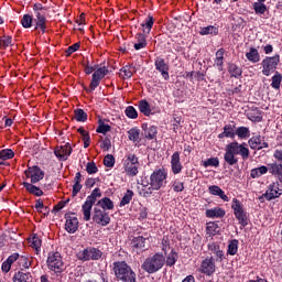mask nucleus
<instances>
[{
    "label": "nucleus",
    "instance_id": "nucleus-29",
    "mask_svg": "<svg viewBox=\"0 0 282 282\" xmlns=\"http://www.w3.org/2000/svg\"><path fill=\"white\" fill-rule=\"evenodd\" d=\"M24 188L28 191V193H31V195H35V197L43 196V189H40L37 186L33 185L32 183H23Z\"/></svg>",
    "mask_w": 282,
    "mask_h": 282
},
{
    "label": "nucleus",
    "instance_id": "nucleus-44",
    "mask_svg": "<svg viewBox=\"0 0 282 282\" xmlns=\"http://www.w3.org/2000/svg\"><path fill=\"white\" fill-rule=\"evenodd\" d=\"M77 259L79 261H91V251L90 248L84 249L77 253Z\"/></svg>",
    "mask_w": 282,
    "mask_h": 282
},
{
    "label": "nucleus",
    "instance_id": "nucleus-33",
    "mask_svg": "<svg viewBox=\"0 0 282 282\" xmlns=\"http://www.w3.org/2000/svg\"><path fill=\"white\" fill-rule=\"evenodd\" d=\"M98 205L102 208L101 210H113V202L109 197H104L98 200Z\"/></svg>",
    "mask_w": 282,
    "mask_h": 282
},
{
    "label": "nucleus",
    "instance_id": "nucleus-3",
    "mask_svg": "<svg viewBox=\"0 0 282 282\" xmlns=\"http://www.w3.org/2000/svg\"><path fill=\"white\" fill-rule=\"evenodd\" d=\"M113 272L118 281L135 282V272L124 261L113 262Z\"/></svg>",
    "mask_w": 282,
    "mask_h": 282
},
{
    "label": "nucleus",
    "instance_id": "nucleus-8",
    "mask_svg": "<svg viewBox=\"0 0 282 282\" xmlns=\"http://www.w3.org/2000/svg\"><path fill=\"white\" fill-rule=\"evenodd\" d=\"M280 62H281V58L279 55H274L272 57H265L261 62L263 76H270L271 74H274V72L276 70V67H279Z\"/></svg>",
    "mask_w": 282,
    "mask_h": 282
},
{
    "label": "nucleus",
    "instance_id": "nucleus-38",
    "mask_svg": "<svg viewBox=\"0 0 282 282\" xmlns=\"http://www.w3.org/2000/svg\"><path fill=\"white\" fill-rule=\"evenodd\" d=\"M137 41L138 43L134 44V50H144V47H147V36H144V34H137Z\"/></svg>",
    "mask_w": 282,
    "mask_h": 282
},
{
    "label": "nucleus",
    "instance_id": "nucleus-45",
    "mask_svg": "<svg viewBox=\"0 0 282 282\" xmlns=\"http://www.w3.org/2000/svg\"><path fill=\"white\" fill-rule=\"evenodd\" d=\"M228 72L234 78H239V76L242 74L241 68L236 64H229Z\"/></svg>",
    "mask_w": 282,
    "mask_h": 282
},
{
    "label": "nucleus",
    "instance_id": "nucleus-53",
    "mask_svg": "<svg viewBox=\"0 0 282 282\" xmlns=\"http://www.w3.org/2000/svg\"><path fill=\"white\" fill-rule=\"evenodd\" d=\"M14 158V151L12 149H4L0 151V160H12Z\"/></svg>",
    "mask_w": 282,
    "mask_h": 282
},
{
    "label": "nucleus",
    "instance_id": "nucleus-52",
    "mask_svg": "<svg viewBox=\"0 0 282 282\" xmlns=\"http://www.w3.org/2000/svg\"><path fill=\"white\" fill-rule=\"evenodd\" d=\"M12 45V36L4 35L0 37V50H6Z\"/></svg>",
    "mask_w": 282,
    "mask_h": 282
},
{
    "label": "nucleus",
    "instance_id": "nucleus-50",
    "mask_svg": "<svg viewBox=\"0 0 282 282\" xmlns=\"http://www.w3.org/2000/svg\"><path fill=\"white\" fill-rule=\"evenodd\" d=\"M131 199H133V191L128 189L121 198L120 206H127V204H131Z\"/></svg>",
    "mask_w": 282,
    "mask_h": 282
},
{
    "label": "nucleus",
    "instance_id": "nucleus-51",
    "mask_svg": "<svg viewBox=\"0 0 282 282\" xmlns=\"http://www.w3.org/2000/svg\"><path fill=\"white\" fill-rule=\"evenodd\" d=\"M75 120H77V122H87V112L83 109H76Z\"/></svg>",
    "mask_w": 282,
    "mask_h": 282
},
{
    "label": "nucleus",
    "instance_id": "nucleus-18",
    "mask_svg": "<svg viewBox=\"0 0 282 282\" xmlns=\"http://www.w3.org/2000/svg\"><path fill=\"white\" fill-rule=\"evenodd\" d=\"M248 144L253 151H261V149H268L269 147L261 135L250 138Z\"/></svg>",
    "mask_w": 282,
    "mask_h": 282
},
{
    "label": "nucleus",
    "instance_id": "nucleus-16",
    "mask_svg": "<svg viewBox=\"0 0 282 282\" xmlns=\"http://www.w3.org/2000/svg\"><path fill=\"white\" fill-rule=\"evenodd\" d=\"M216 271L215 258L209 257L202 261L199 272L206 274V276H213V273Z\"/></svg>",
    "mask_w": 282,
    "mask_h": 282
},
{
    "label": "nucleus",
    "instance_id": "nucleus-39",
    "mask_svg": "<svg viewBox=\"0 0 282 282\" xmlns=\"http://www.w3.org/2000/svg\"><path fill=\"white\" fill-rule=\"evenodd\" d=\"M219 232V225H217V223H208L207 224V227H206V234L209 236V237H215L216 234Z\"/></svg>",
    "mask_w": 282,
    "mask_h": 282
},
{
    "label": "nucleus",
    "instance_id": "nucleus-60",
    "mask_svg": "<svg viewBox=\"0 0 282 282\" xmlns=\"http://www.w3.org/2000/svg\"><path fill=\"white\" fill-rule=\"evenodd\" d=\"M78 50H80V43H75L68 46L66 50V56H72V54H74V52H78Z\"/></svg>",
    "mask_w": 282,
    "mask_h": 282
},
{
    "label": "nucleus",
    "instance_id": "nucleus-30",
    "mask_svg": "<svg viewBox=\"0 0 282 282\" xmlns=\"http://www.w3.org/2000/svg\"><path fill=\"white\" fill-rule=\"evenodd\" d=\"M226 51L224 48H219L216 52V58H215V66L218 68L219 72H224V54Z\"/></svg>",
    "mask_w": 282,
    "mask_h": 282
},
{
    "label": "nucleus",
    "instance_id": "nucleus-21",
    "mask_svg": "<svg viewBox=\"0 0 282 282\" xmlns=\"http://www.w3.org/2000/svg\"><path fill=\"white\" fill-rule=\"evenodd\" d=\"M54 153L57 159L65 161L68 156L72 155V145L66 143L65 145L57 147Z\"/></svg>",
    "mask_w": 282,
    "mask_h": 282
},
{
    "label": "nucleus",
    "instance_id": "nucleus-40",
    "mask_svg": "<svg viewBox=\"0 0 282 282\" xmlns=\"http://www.w3.org/2000/svg\"><path fill=\"white\" fill-rule=\"evenodd\" d=\"M177 259H178V256L175 252V249H172L165 260V263H166V265H169V268H173V265H175V263H177Z\"/></svg>",
    "mask_w": 282,
    "mask_h": 282
},
{
    "label": "nucleus",
    "instance_id": "nucleus-32",
    "mask_svg": "<svg viewBox=\"0 0 282 282\" xmlns=\"http://www.w3.org/2000/svg\"><path fill=\"white\" fill-rule=\"evenodd\" d=\"M153 23H155L153 15H148V18L144 20V23L141 24L143 28V34H151Z\"/></svg>",
    "mask_w": 282,
    "mask_h": 282
},
{
    "label": "nucleus",
    "instance_id": "nucleus-62",
    "mask_svg": "<svg viewBox=\"0 0 282 282\" xmlns=\"http://www.w3.org/2000/svg\"><path fill=\"white\" fill-rule=\"evenodd\" d=\"M31 247L39 250L41 248V238L33 236L30 240Z\"/></svg>",
    "mask_w": 282,
    "mask_h": 282
},
{
    "label": "nucleus",
    "instance_id": "nucleus-10",
    "mask_svg": "<svg viewBox=\"0 0 282 282\" xmlns=\"http://www.w3.org/2000/svg\"><path fill=\"white\" fill-rule=\"evenodd\" d=\"M282 195V180L275 181L268 186V189L264 193V198L268 202L279 198Z\"/></svg>",
    "mask_w": 282,
    "mask_h": 282
},
{
    "label": "nucleus",
    "instance_id": "nucleus-47",
    "mask_svg": "<svg viewBox=\"0 0 282 282\" xmlns=\"http://www.w3.org/2000/svg\"><path fill=\"white\" fill-rule=\"evenodd\" d=\"M271 80V87L273 89H281L282 75L279 72L275 73V76H273Z\"/></svg>",
    "mask_w": 282,
    "mask_h": 282
},
{
    "label": "nucleus",
    "instance_id": "nucleus-63",
    "mask_svg": "<svg viewBox=\"0 0 282 282\" xmlns=\"http://www.w3.org/2000/svg\"><path fill=\"white\" fill-rule=\"evenodd\" d=\"M173 191L175 193H182V191H184V183H182L180 181H175L173 184Z\"/></svg>",
    "mask_w": 282,
    "mask_h": 282
},
{
    "label": "nucleus",
    "instance_id": "nucleus-54",
    "mask_svg": "<svg viewBox=\"0 0 282 282\" xmlns=\"http://www.w3.org/2000/svg\"><path fill=\"white\" fill-rule=\"evenodd\" d=\"M124 113L127 118H130L131 120H135L138 118V110L133 106H128L124 110Z\"/></svg>",
    "mask_w": 282,
    "mask_h": 282
},
{
    "label": "nucleus",
    "instance_id": "nucleus-23",
    "mask_svg": "<svg viewBox=\"0 0 282 282\" xmlns=\"http://www.w3.org/2000/svg\"><path fill=\"white\" fill-rule=\"evenodd\" d=\"M236 129L237 126L234 122L225 124L224 131L218 134L219 140H223V138H235Z\"/></svg>",
    "mask_w": 282,
    "mask_h": 282
},
{
    "label": "nucleus",
    "instance_id": "nucleus-27",
    "mask_svg": "<svg viewBox=\"0 0 282 282\" xmlns=\"http://www.w3.org/2000/svg\"><path fill=\"white\" fill-rule=\"evenodd\" d=\"M268 171L271 175H275L279 180H282V164L281 163H271L268 165Z\"/></svg>",
    "mask_w": 282,
    "mask_h": 282
},
{
    "label": "nucleus",
    "instance_id": "nucleus-19",
    "mask_svg": "<svg viewBox=\"0 0 282 282\" xmlns=\"http://www.w3.org/2000/svg\"><path fill=\"white\" fill-rule=\"evenodd\" d=\"M65 219V230L68 231L69 235H74V232L78 230V218L72 214H66Z\"/></svg>",
    "mask_w": 282,
    "mask_h": 282
},
{
    "label": "nucleus",
    "instance_id": "nucleus-5",
    "mask_svg": "<svg viewBox=\"0 0 282 282\" xmlns=\"http://www.w3.org/2000/svg\"><path fill=\"white\" fill-rule=\"evenodd\" d=\"M100 197H102V193L98 187L95 188L89 196H87L85 203L82 206L84 221H89L91 219V208H94V204H96Z\"/></svg>",
    "mask_w": 282,
    "mask_h": 282
},
{
    "label": "nucleus",
    "instance_id": "nucleus-6",
    "mask_svg": "<svg viewBox=\"0 0 282 282\" xmlns=\"http://www.w3.org/2000/svg\"><path fill=\"white\" fill-rule=\"evenodd\" d=\"M46 263L48 270L56 274H61V272L65 270V263L63 262V257H61L59 252H50Z\"/></svg>",
    "mask_w": 282,
    "mask_h": 282
},
{
    "label": "nucleus",
    "instance_id": "nucleus-64",
    "mask_svg": "<svg viewBox=\"0 0 282 282\" xmlns=\"http://www.w3.org/2000/svg\"><path fill=\"white\" fill-rule=\"evenodd\" d=\"M82 189H83V185L80 183H75L73 185V192H72L73 197H76L80 193Z\"/></svg>",
    "mask_w": 282,
    "mask_h": 282
},
{
    "label": "nucleus",
    "instance_id": "nucleus-14",
    "mask_svg": "<svg viewBox=\"0 0 282 282\" xmlns=\"http://www.w3.org/2000/svg\"><path fill=\"white\" fill-rule=\"evenodd\" d=\"M24 175L31 180V184H36L37 182H41L43 177H45V173L36 165H33L24 171Z\"/></svg>",
    "mask_w": 282,
    "mask_h": 282
},
{
    "label": "nucleus",
    "instance_id": "nucleus-13",
    "mask_svg": "<svg viewBox=\"0 0 282 282\" xmlns=\"http://www.w3.org/2000/svg\"><path fill=\"white\" fill-rule=\"evenodd\" d=\"M93 221L99 226H109V224H111V217H109L107 212L95 208L93 214Z\"/></svg>",
    "mask_w": 282,
    "mask_h": 282
},
{
    "label": "nucleus",
    "instance_id": "nucleus-49",
    "mask_svg": "<svg viewBox=\"0 0 282 282\" xmlns=\"http://www.w3.org/2000/svg\"><path fill=\"white\" fill-rule=\"evenodd\" d=\"M19 265L21 268H24V270L30 269V267L32 265V258H28L25 256H21L19 258Z\"/></svg>",
    "mask_w": 282,
    "mask_h": 282
},
{
    "label": "nucleus",
    "instance_id": "nucleus-31",
    "mask_svg": "<svg viewBox=\"0 0 282 282\" xmlns=\"http://www.w3.org/2000/svg\"><path fill=\"white\" fill-rule=\"evenodd\" d=\"M265 173H268V166L262 165L260 167L252 169L250 177H252V180H257L258 177H261V175H265Z\"/></svg>",
    "mask_w": 282,
    "mask_h": 282
},
{
    "label": "nucleus",
    "instance_id": "nucleus-59",
    "mask_svg": "<svg viewBox=\"0 0 282 282\" xmlns=\"http://www.w3.org/2000/svg\"><path fill=\"white\" fill-rule=\"evenodd\" d=\"M86 171L88 175H94L95 173H98V167L96 166V163L89 162L86 165Z\"/></svg>",
    "mask_w": 282,
    "mask_h": 282
},
{
    "label": "nucleus",
    "instance_id": "nucleus-36",
    "mask_svg": "<svg viewBox=\"0 0 282 282\" xmlns=\"http://www.w3.org/2000/svg\"><path fill=\"white\" fill-rule=\"evenodd\" d=\"M238 251H239V240L234 239L228 245L227 254H230V257H235V254H237Z\"/></svg>",
    "mask_w": 282,
    "mask_h": 282
},
{
    "label": "nucleus",
    "instance_id": "nucleus-15",
    "mask_svg": "<svg viewBox=\"0 0 282 282\" xmlns=\"http://www.w3.org/2000/svg\"><path fill=\"white\" fill-rule=\"evenodd\" d=\"M147 241H149V237L137 236L131 240L132 250L140 254L141 252H147L149 250V246H147Z\"/></svg>",
    "mask_w": 282,
    "mask_h": 282
},
{
    "label": "nucleus",
    "instance_id": "nucleus-17",
    "mask_svg": "<svg viewBox=\"0 0 282 282\" xmlns=\"http://www.w3.org/2000/svg\"><path fill=\"white\" fill-rule=\"evenodd\" d=\"M208 253L214 258V261H224L226 259V256L224 254V250H221V247H219L216 242H210L207 246Z\"/></svg>",
    "mask_w": 282,
    "mask_h": 282
},
{
    "label": "nucleus",
    "instance_id": "nucleus-25",
    "mask_svg": "<svg viewBox=\"0 0 282 282\" xmlns=\"http://www.w3.org/2000/svg\"><path fill=\"white\" fill-rule=\"evenodd\" d=\"M206 217H208L209 219H219L221 217H225L226 215V210H224L220 207H215L212 209H207L205 212Z\"/></svg>",
    "mask_w": 282,
    "mask_h": 282
},
{
    "label": "nucleus",
    "instance_id": "nucleus-26",
    "mask_svg": "<svg viewBox=\"0 0 282 282\" xmlns=\"http://www.w3.org/2000/svg\"><path fill=\"white\" fill-rule=\"evenodd\" d=\"M208 191H209L210 195H216L217 197H220V199H223V202H228V196L226 195L224 189H221L219 186L212 185L208 187Z\"/></svg>",
    "mask_w": 282,
    "mask_h": 282
},
{
    "label": "nucleus",
    "instance_id": "nucleus-37",
    "mask_svg": "<svg viewBox=\"0 0 282 282\" xmlns=\"http://www.w3.org/2000/svg\"><path fill=\"white\" fill-rule=\"evenodd\" d=\"M248 118L251 120V122H261V120H263V117H261V110L258 108H254L248 112Z\"/></svg>",
    "mask_w": 282,
    "mask_h": 282
},
{
    "label": "nucleus",
    "instance_id": "nucleus-20",
    "mask_svg": "<svg viewBox=\"0 0 282 282\" xmlns=\"http://www.w3.org/2000/svg\"><path fill=\"white\" fill-rule=\"evenodd\" d=\"M155 69L160 72L161 76L164 78V80H169V64L164 61V58L158 57L154 62Z\"/></svg>",
    "mask_w": 282,
    "mask_h": 282
},
{
    "label": "nucleus",
    "instance_id": "nucleus-41",
    "mask_svg": "<svg viewBox=\"0 0 282 282\" xmlns=\"http://www.w3.org/2000/svg\"><path fill=\"white\" fill-rule=\"evenodd\" d=\"M253 10H254L256 14H265V12H268V7L265 6V1L254 2Z\"/></svg>",
    "mask_w": 282,
    "mask_h": 282
},
{
    "label": "nucleus",
    "instance_id": "nucleus-46",
    "mask_svg": "<svg viewBox=\"0 0 282 282\" xmlns=\"http://www.w3.org/2000/svg\"><path fill=\"white\" fill-rule=\"evenodd\" d=\"M128 138L131 142H139L140 140V130L138 128H132L128 131Z\"/></svg>",
    "mask_w": 282,
    "mask_h": 282
},
{
    "label": "nucleus",
    "instance_id": "nucleus-61",
    "mask_svg": "<svg viewBox=\"0 0 282 282\" xmlns=\"http://www.w3.org/2000/svg\"><path fill=\"white\" fill-rule=\"evenodd\" d=\"M215 32H217V29L213 25L205 26V28L200 29V34L203 36L206 34H215Z\"/></svg>",
    "mask_w": 282,
    "mask_h": 282
},
{
    "label": "nucleus",
    "instance_id": "nucleus-11",
    "mask_svg": "<svg viewBox=\"0 0 282 282\" xmlns=\"http://www.w3.org/2000/svg\"><path fill=\"white\" fill-rule=\"evenodd\" d=\"M231 208H232L235 217H236V219H238L239 224H241V226H248V216L246 215V212L243 210V206L237 198L232 199Z\"/></svg>",
    "mask_w": 282,
    "mask_h": 282
},
{
    "label": "nucleus",
    "instance_id": "nucleus-4",
    "mask_svg": "<svg viewBox=\"0 0 282 282\" xmlns=\"http://www.w3.org/2000/svg\"><path fill=\"white\" fill-rule=\"evenodd\" d=\"M33 12V23L35 25V30H41V32L45 34V30H47V8L43 7L41 3H37L34 4Z\"/></svg>",
    "mask_w": 282,
    "mask_h": 282
},
{
    "label": "nucleus",
    "instance_id": "nucleus-55",
    "mask_svg": "<svg viewBox=\"0 0 282 282\" xmlns=\"http://www.w3.org/2000/svg\"><path fill=\"white\" fill-rule=\"evenodd\" d=\"M104 164L107 166V169H113V165L116 164V159L111 154H107L104 158Z\"/></svg>",
    "mask_w": 282,
    "mask_h": 282
},
{
    "label": "nucleus",
    "instance_id": "nucleus-56",
    "mask_svg": "<svg viewBox=\"0 0 282 282\" xmlns=\"http://www.w3.org/2000/svg\"><path fill=\"white\" fill-rule=\"evenodd\" d=\"M109 131H111V126L100 121L97 128V133H102L105 135V133H109Z\"/></svg>",
    "mask_w": 282,
    "mask_h": 282
},
{
    "label": "nucleus",
    "instance_id": "nucleus-22",
    "mask_svg": "<svg viewBox=\"0 0 282 282\" xmlns=\"http://www.w3.org/2000/svg\"><path fill=\"white\" fill-rule=\"evenodd\" d=\"M171 169L174 175L182 173V162L180 161V152H174L171 156Z\"/></svg>",
    "mask_w": 282,
    "mask_h": 282
},
{
    "label": "nucleus",
    "instance_id": "nucleus-7",
    "mask_svg": "<svg viewBox=\"0 0 282 282\" xmlns=\"http://www.w3.org/2000/svg\"><path fill=\"white\" fill-rule=\"evenodd\" d=\"M166 171L156 170L150 175V187L149 191H160L163 186L166 185Z\"/></svg>",
    "mask_w": 282,
    "mask_h": 282
},
{
    "label": "nucleus",
    "instance_id": "nucleus-35",
    "mask_svg": "<svg viewBox=\"0 0 282 282\" xmlns=\"http://www.w3.org/2000/svg\"><path fill=\"white\" fill-rule=\"evenodd\" d=\"M134 73H135V68L131 65L123 66L120 69V76H121V78H124V79L131 78V76H133Z\"/></svg>",
    "mask_w": 282,
    "mask_h": 282
},
{
    "label": "nucleus",
    "instance_id": "nucleus-12",
    "mask_svg": "<svg viewBox=\"0 0 282 282\" xmlns=\"http://www.w3.org/2000/svg\"><path fill=\"white\" fill-rule=\"evenodd\" d=\"M107 74H109V69L105 66L95 69L89 85V91H95L98 85H100L102 78L107 76Z\"/></svg>",
    "mask_w": 282,
    "mask_h": 282
},
{
    "label": "nucleus",
    "instance_id": "nucleus-58",
    "mask_svg": "<svg viewBox=\"0 0 282 282\" xmlns=\"http://www.w3.org/2000/svg\"><path fill=\"white\" fill-rule=\"evenodd\" d=\"M203 166L208 169V166H219V159L218 158H210L207 161H204Z\"/></svg>",
    "mask_w": 282,
    "mask_h": 282
},
{
    "label": "nucleus",
    "instance_id": "nucleus-42",
    "mask_svg": "<svg viewBox=\"0 0 282 282\" xmlns=\"http://www.w3.org/2000/svg\"><path fill=\"white\" fill-rule=\"evenodd\" d=\"M236 135H238L240 140H246V138H250V129L248 127H239L236 129Z\"/></svg>",
    "mask_w": 282,
    "mask_h": 282
},
{
    "label": "nucleus",
    "instance_id": "nucleus-2",
    "mask_svg": "<svg viewBox=\"0 0 282 282\" xmlns=\"http://www.w3.org/2000/svg\"><path fill=\"white\" fill-rule=\"evenodd\" d=\"M165 263L166 257L158 252L153 256L148 257L141 264V269L144 270V272H147L148 274H155V272H160V270L164 268Z\"/></svg>",
    "mask_w": 282,
    "mask_h": 282
},
{
    "label": "nucleus",
    "instance_id": "nucleus-1",
    "mask_svg": "<svg viewBox=\"0 0 282 282\" xmlns=\"http://www.w3.org/2000/svg\"><path fill=\"white\" fill-rule=\"evenodd\" d=\"M240 155L242 160H248L250 158V149H248V143H239L237 141H232L225 147L224 154V166H235V164H239Z\"/></svg>",
    "mask_w": 282,
    "mask_h": 282
},
{
    "label": "nucleus",
    "instance_id": "nucleus-24",
    "mask_svg": "<svg viewBox=\"0 0 282 282\" xmlns=\"http://www.w3.org/2000/svg\"><path fill=\"white\" fill-rule=\"evenodd\" d=\"M142 129H143V135L148 139V140H155V138L158 137V127L155 126H151L149 123H143L142 124Z\"/></svg>",
    "mask_w": 282,
    "mask_h": 282
},
{
    "label": "nucleus",
    "instance_id": "nucleus-43",
    "mask_svg": "<svg viewBox=\"0 0 282 282\" xmlns=\"http://www.w3.org/2000/svg\"><path fill=\"white\" fill-rule=\"evenodd\" d=\"M139 110L144 116H151V106L149 105V101H147V100L139 101Z\"/></svg>",
    "mask_w": 282,
    "mask_h": 282
},
{
    "label": "nucleus",
    "instance_id": "nucleus-9",
    "mask_svg": "<svg viewBox=\"0 0 282 282\" xmlns=\"http://www.w3.org/2000/svg\"><path fill=\"white\" fill-rule=\"evenodd\" d=\"M123 166H124V172L130 177H134V175H138V166H140V163L138 162V156L131 153L128 154L123 162Z\"/></svg>",
    "mask_w": 282,
    "mask_h": 282
},
{
    "label": "nucleus",
    "instance_id": "nucleus-34",
    "mask_svg": "<svg viewBox=\"0 0 282 282\" xmlns=\"http://www.w3.org/2000/svg\"><path fill=\"white\" fill-rule=\"evenodd\" d=\"M30 279H32V275H30V273H23L21 271H18L13 275L12 281L13 282H30Z\"/></svg>",
    "mask_w": 282,
    "mask_h": 282
},
{
    "label": "nucleus",
    "instance_id": "nucleus-48",
    "mask_svg": "<svg viewBox=\"0 0 282 282\" xmlns=\"http://www.w3.org/2000/svg\"><path fill=\"white\" fill-rule=\"evenodd\" d=\"M32 23H34V18L30 14H24L21 19V25L25 29L32 28Z\"/></svg>",
    "mask_w": 282,
    "mask_h": 282
},
{
    "label": "nucleus",
    "instance_id": "nucleus-28",
    "mask_svg": "<svg viewBox=\"0 0 282 282\" xmlns=\"http://www.w3.org/2000/svg\"><path fill=\"white\" fill-rule=\"evenodd\" d=\"M246 58L249 63H259V61H261V55L257 48L250 47L249 52L246 53Z\"/></svg>",
    "mask_w": 282,
    "mask_h": 282
},
{
    "label": "nucleus",
    "instance_id": "nucleus-57",
    "mask_svg": "<svg viewBox=\"0 0 282 282\" xmlns=\"http://www.w3.org/2000/svg\"><path fill=\"white\" fill-rule=\"evenodd\" d=\"M102 257V251L96 248H90V261H98Z\"/></svg>",
    "mask_w": 282,
    "mask_h": 282
}]
</instances>
